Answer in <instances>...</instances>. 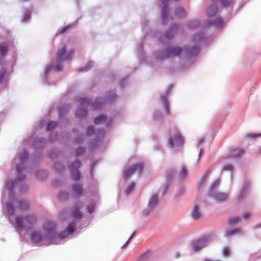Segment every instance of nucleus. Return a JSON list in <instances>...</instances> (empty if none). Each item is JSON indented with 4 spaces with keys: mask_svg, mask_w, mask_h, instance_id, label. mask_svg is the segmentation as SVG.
I'll return each instance as SVG.
<instances>
[{
    "mask_svg": "<svg viewBox=\"0 0 261 261\" xmlns=\"http://www.w3.org/2000/svg\"><path fill=\"white\" fill-rule=\"evenodd\" d=\"M76 222L75 220L70 222L66 229L56 234V225L55 223L47 221L42 226V232L33 231L30 235L32 242L42 243L44 244H60L64 242L63 240L74 231Z\"/></svg>",
    "mask_w": 261,
    "mask_h": 261,
    "instance_id": "1",
    "label": "nucleus"
},
{
    "mask_svg": "<svg viewBox=\"0 0 261 261\" xmlns=\"http://www.w3.org/2000/svg\"><path fill=\"white\" fill-rule=\"evenodd\" d=\"M28 159V153L26 151L24 150L22 153L19 154L18 158L15 160L16 162V170L17 172L16 178L14 181L9 180L5 184L6 189L9 191V200L6 204L7 213L9 217L13 216L15 210L16 208V206L14 203L16 200L13 191L14 188L20 187V192H23L28 188L27 185H25L24 187H22L23 181L25 178V175L23 174L22 172L25 168Z\"/></svg>",
    "mask_w": 261,
    "mask_h": 261,
    "instance_id": "2",
    "label": "nucleus"
},
{
    "mask_svg": "<svg viewBox=\"0 0 261 261\" xmlns=\"http://www.w3.org/2000/svg\"><path fill=\"white\" fill-rule=\"evenodd\" d=\"M79 107L76 111L75 116L78 118H85L87 114V108H91L94 110L99 109L106 103V100L100 99L92 102L89 98H80L77 100Z\"/></svg>",
    "mask_w": 261,
    "mask_h": 261,
    "instance_id": "3",
    "label": "nucleus"
},
{
    "mask_svg": "<svg viewBox=\"0 0 261 261\" xmlns=\"http://www.w3.org/2000/svg\"><path fill=\"white\" fill-rule=\"evenodd\" d=\"M73 54L74 51L72 49L67 51L66 47L65 46H62L58 50L55 64L48 65L46 66L45 72L43 73L44 77L53 69L57 71H61L63 67L62 62L71 59L73 56Z\"/></svg>",
    "mask_w": 261,
    "mask_h": 261,
    "instance_id": "4",
    "label": "nucleus"
},
{
    "mask_svg": "<svg viewBox=\"0 0 261 261\" xmlns=\"http://www.w3.org/2000/svg\"><path fill=\"white\" fill-rule=\"evenodd\" d=\"M192 45L186 46L183 48V51L189 57H195L200 52V45L207 42V38L203 32L195 34L192 39Z\"/></svg>",
    "mask_w": 261,
    "mask_h": 261,
    "instance_id": "5",
    "label": "nucleus"
},
{
    "mask_svg": "<svg viewBox=\"0 0 261 261\" xmlns=\"http://www.w3.org/2000/svg\"><path fill=\"white\" fill-rule=\"evenodd\" d=\"M37 221V218L34 214H28L22 219L20 217L15 218V225L17 229L22 230L28 229L34 225Z\"/></svg>",
    "mask_w": 261,
    "mask_h": 261,
    "instance_id": "6",
    "label": "nucleus"
},
{
    "mask_svg": "<svg viewBox=\"0 0 261 261\" xmlns=\"http://www.w3.org/2000/svg\"><path fill=\"white\" fill-rule=\"evenodd\" d=\"M220 184L219 179H216L211 185L208 194L218 202L225 201L228 197V194L219 192L217 189Z\"/></svg>",
    "mask_w": 261,
    "mask_h": 261,
    "instance_id": "7",
    "label": "nucleus"
},
{
    "mask_svg": "<svg viewBox=\"0 0 261 261\" xmlns=\"http://www.w3.org/2000/svg\"><path fill=\"white\" fill-rule=\"evenodd\" d=\"M181 51V48L175 47L167 48L164 51H157L154 54V56L157 60H162L168 58L179 56Z\"/></svg>",
    "mask_w": 261,
    "mask_h": 261,
    "instance_id": "8",
    "label": "nucleus"
},
{
    "mask_svg": "<svg viewBox=\"0 0 261 261\" xmlns=\"http://www.w3.org/2000/svg\"><path fill=\"white\" fill-rule=\"evenodd\" d=\"M212 242V236L211 235L205 236L199 240L193 241L191 243L192 250L197 252Z\"/></svg>",
    "mask_w": 261,
    "mask_h": 261,
    "instance_id": "9",
    "label": "nucleus"
},
{
    "mask_svg": "<svg viewBox=\"0 0 261 261\" xmlns=\"http://www.w3.org/2000/svg\"><path fill=\"white\" fill-rule=\"evenodd\" d=\"M184 145V138L179 132L176 130L174 135L169 138L168 146L175 150L182 147Z\"/></svg>",
    "mask_w": 261,
    "mask_h": 261,
    "instance_id": "10",
    "label": "nucleus"
},
{
    "mask_svg": "<svg viewBox=\"0 0 261 261\" xmlns=\"http://www.w3.org/2000/svg\"><path fill=\"white\" fill-rule=\"evenodd\" d=\"M95 134H96L97 138L91 145L92 148L99 146V143L101 141V139H103L105 136V130L102 129H99L95 132L93 126H89L86 130L87 135L91 136Z\"/></svg>",
    "mask_w": 261,
    "mask_h": 261,
    "instance_id": "11",
    "label": "nucleus"
},
{
    "mask_svg": "<svg viewBox=\"0 0 261 261\" xmlns=\"http://www.w3.org/2000/svg\"><path fill=\"white\" fill-rule=\"evenodd\" d=\"M143 168V166L141 163L126 167L123 173L124 179L127 180L135 172H137L140 174L142 172Z\"/></svg>",
    "mask_w": 261,
    "mask_h": 261,
    "instance_id": "12",
    "label": "nucleus"
},
{
    "mask_svg": "<svg viewBox=\"0 0 261 261\" xmlns=\"http://www.w3.org/2000/svg\"><path fill=\"white\" fill-rule=\"evenodd\" d=\"M81 165V163L79 161H76L69 165L68 168L70 171V176L72 179L74 180H80V173L79 169Z\"/></svg>",
    "mask_w": 261,
    "mask_h": 261,
    "instance_id": "13",
    "label": "nucleus"
},
{
    "mask_svg": "<svg viewBox=\"0 0 261 261\" xmlns=\"http://www.w3.org/2000/svg\"><path fill=\"white\" fill-rule=\"evenodd\" d=\"M178 27L177 24L175 23L172 24L169 30L166 32L163 36H161L160 40V41L164 43L165 42V40H170L172 39L174 35L178 32Z\"/></svg>",
    "mask_w": 261,
    "mask_h": 261,
    "instance_id": "14",
    "label": "nucleus"
},
{
    "mask_svg": "<svg viewBox=\"0 0 261 261\" xmlns=\"http://www.w3.org/2000/svg\"><path fill=\"white\" fill-rule=\"evenodd\" d=\"M172 86L171 85L167 88L166 92L164 94L161 95L160 99L162 105L164 106L166 114L168 115L170 114L169 109V103L167 99V97L169 96L172 90Z\"/></svg>",
    "mask_w": 261,
    "mask_h": 261,
    "instance_id": "15",
    "label": "nucleus"
},
{
    "mask_svg": "<svg viewBox=\"0 0 261 261\" xmlns=\"http://www.w3.org/2000/svg\"><path fill=\"white\" fill-rule=\"evenodd\" d=\"M161 18L163 24H166L168 19V0H161Z\"/></svg>",
    "mask_w": 261,
    "mask_h": 261,
    "instance_id": "16",
    "label": "nucleus"
},
{
    "mask_svg": "<svg viewBox=\"0 0 261 261\" xmlns=\"http://www.w3.org/2000/svg\"><path fill=\"white\" fill-rule=\"evenodd\" d=\"M251 182L248 179H246L244 181V185L238 195V199L239 200L243 199L246 197L251 187Z\"/></svg>",
    "mask_w": 261,
    "mask_h": 261,
    "instance_id": "17",
    "label": "nucleus"
},
{
    "mask_svg": "<svg viewBox=\"0 0 261 261\" xmlns=\"http://www.w3.org/2000/svg\"><path fill=\"white\" fill-rule=\"evenodd\" d=\"M83 206V203L81 201H78L75 203L74 208L72 212V216L74 219H79L82 217V213L80 210Z\"/></svg>",
    "mask_w": 261,
    "mask_h": 261,
    "instance_id": "18",
    "label": "nucleus"
},
{
    "mask_svg": "<svg viewBox=\"0 0 261 261\" xmlns=\"http://www.w3.org/2000/svg\"><path fill=\"white\" fill-rule=\"evenodd\" d=\"M159 202V196L157 194H153L150 196L148 200L147 206L156 210Z\"/></svg>",
    "mask_w": 261,
    "mask_h": 261,
    "instance_id": "19",
    "label": "nucleus"
},
{
    "mask_svg": "<svg viewBox=\"0 0 261 261\" xmlns=\"http://www.w3.org/2000/svg\"><path fill=\"white\" fill-rule=\"evenodd\" d=\"M223 25V19L221 18H216L214 20H211L208 21L206 24V27H210L213 25L216 28H220Z\"/></svg>",
    "mask_w": 261,
    "mask_h": 261,
    "instance_id": "20",
    "label": "nucleus"
},
{
    "mask_svg": "<svg viewBox=\"0 0 261 261\" xmlns=\"http://www.w3.org/2000/svg\"><path fill=\"white\" fill-rule=\"evenodd\" d=\"M191 217L193 219L197 220L201 217V213L200 211V207L198 204H195L191 212Z\"/></svg>",
    "mask_w": 261,
    "mask_h": 261,
    "instance_id": "21",
    "label": "nucleus"
},
{
    "mask_svg": "<svg viewBox=\"0 0 261 261\" xmlns=\"http://www.w3.org/2000/svg\"><path fill=\"white\" fill-rule=\"evenodd\" d=\"M72 190L75 196L79 197L83 194V186L79 183L73 184L72 186Z\"/></svg>",
    "mask_w": 261,
    "mask_h": 261,
    "instance_id": "22",
    "label": "nucleus"
},
{
    "mask_svg": "<svg viewBox=\"0 0 261 261\" xmlns=\"http://www.w3.org/2000/svg\"><path fill=\"white\" fill-rule=\"evenodd\" d=\"M45 140L43 138H37L33 142V146L36 150H42Z\"/></svg>",
    "mask_w": 261,
    "mask_h": 261,
    "instance_id": "23",
    "label": "nucleus"
},
{
    "mask_svg": "<svg viewBox=\"0 0 261 261\" xmlns=\"http://www.w3.org/2000/svg\"><path fill=\"white\" fill-rule=\"evenodd\" d=\"M154 211L155 210L148 206H147L142 211L141 215V216L143 218H148L152 215L154 213Z\"/></svg>",
    "mask_w": 261,
    "mask_h": 261,
    "instance_id": "24",
    "label": "nucleus"
},
{
    "mask_svg": "<svg viewBox=\"0 0 261 261\" xmlns=\"http://www.w3.org/2000/svg\"><path fill=\"white\" fill-rule=\"evenodd\" d=\"M218 9L215 6H211L208 7L207 10V15L210 18H211L217 15Z\"/></svg>",
    "mask_w": 261,
    "mask_h": 261,
    "instance_id": "25",
    "label": "nucleus"
},
{
    "mask_svg": "<svg viewBox=\"0 0 261 261\" xmlns=\"http://www.w3.org/2000/svg\"><path fill=\"white\" fill-rule=\"evenodd\" d=\"M175 15L178 18H182L186 16V12L181 7H177L174 11Z\"/></svg>",
    "mask_w": 261,
    "mask_h": 261,
    "instance_id": "26",
    "label": "nucleus"
},
{
    "mask_svg": "<svg viewBox=\"0 0 261 261\" xmlns=\"http://www.w3.org/2000/svg\"><path fill=\"white\" fill-rule=\"evenodd\" d=\"M69 109L70 106L69 105H63L60 106L58 109L59 117L60 118L63 117Z\"/></svg>",
    "mask_w": 261,
    "mask_h": 261,
    "instance_id": "27",
    "label": "nucleus"
},
{
    "mask_svg": "<svg viewBox=\"0 0 261 261\" xmlns=\"http://www.w3.org/2000/svg\"><path fill=\"white\" fill-rule=\"evenodd\" d=\"M175 174V172L174 171H169L166 174V181L167 185L165 186L164 191L166 192L168 190L169 185L171 182L174 175Z\"/></svg>",
    "mask_w": 261,
    "mask_h": 261,
    "instance_id": "28",
    "label": "nucleus"
},
{
    "mask_svg": "<svg viewBox=\"0 0 261 261\" xmlns=\"http://www.w3.org/2000/svg\"><path fill=\"white\" fill-rule=\"evenodd\" d=\"M29 201L26 199L20 200L18 204V207L21 211H25L29 207Z\"/></svg>",
    "mask_w": 261,
    "mask_h": 261,
    "instance_id": "29",
    "label": "nucleus"
},
{
    "mask_svg": "<svg viewBox=\"0 0 261 261\" xmlns=\"http://www.w3.org/2000/svg\"><path fill=\"white\" fill-rule=\"evenodd\" d=\"M186 26L190 29H194L199 27L200 23L197 20H191L187 22Z\"/></svg>",
    "mask_w": 261,
    "mask_h": 261,
    "instance_id": "30",
    "label": "nucleus"
},
{
    "mask_svg": "<svg viewBox=\"0 0 261 261\" xmlns=\"http://www.w3.org/2000/svg\"><path fill=\"white\" fill-rule=\"evenodd\" d=\"M8 49V44L6 42L0 43V55L1 56H4L7 53Z\"/></svg>",
    "mask_w": 261,
    "mask_h": 261,
    "instance_id": "31",
    "label": "nucleus"
},
{
    "mask_svg": "<svg viewBox=\"0 0 261 261\" xmlns=\"http://www.w3.org/2000/svg\"><path fill=\"white\" fill-rule=\"evenodd\" d=\"M69 193L67 191L62 190L58 194V198L60 201H65L69 197Z\"/></svg>",
    "mask_w": 261,
    "mask_h": 261,
    "instance_id": "32",
    "label": "nucleus"
},
{
    "mask_svg": "<svg viewBox=\"0 0 261 261\" xmlns=\"http://www.w3.org/2000/svg\"><path fill=\"white\" fill-rule=\"evenodd\" d=\"M241 233H242V230L240 228H234L227 230L225 232V237H230L234 234Z\"/></svg>",
    "mask_w": 261,
    "mask_h": 261,
    "instance_id": "33",
    "label": "nucleus"
},
{
    "mask_svg": "<svg viewBox=\"0 0 261 261\" xmlns=\"http://www.w3.org/2000/svg\"><path fill=\"white\" fill-rule=\"evenodd\" d=\"M107 120V117L103 115H100L94 119V122L95 124L104 123Z\"/></svg>",
    "mask_w": 261,
    "mask_h": 261,
    "instance_id": "34",
    "label": "nucleus"
},
{
    "mask_svg": "<svg viewBox=\"0 0 261 261\" xmlns=\"http://www.w3.org/2000/svg\"><path fill=\"white\" fill-rule=\"evenodd\" d=\"M93 65V63L92 61H89L86 65L83 67H81L79 69V72H86L89 70Z\"/></svg>",
    "mask_w": 261,
    "mask_h": 261,
    "instance_id": "35",
    "label": "nucleus"
},
{
    "mask_svg": "<svg viewBox=\"0 0 261 261\" xmlns=\"http://www.w3.org/2000/svg\"><path fill=\"white\" fill-rule=\"evenodd\" d=\"M188 175V171L186 168L184 166L182 167L181 169L179 174H178V178L180 179H185Z\"/></svg>",
    "mask_w": 261,
    "mask_h": 261,
    "instance_id": "36",
    "label": "nucleus"
},
{
    "mask_svg": "<svg viewBox=\"0 0 261 261\" xmlns=\"http://www.w3.org/2000/svg\"><path fill=\"white\" fill-rule=\"evenodd\" d=\"M213 3L220 2L221 5L225 8L228 7L231 5L232 0H211Z\"/></svg>",
    "mask_w": 261,
    "mask_h": 261,
    "instance_id": "37",
    "label": "nucleus"
},
{
    "mask_svg": "<svg viewBox=\"0 0 261 261\" xmlns=\"http://www.w3.org/2000/svg\"><path fill=\"white\" fill-rule=\"evenodd\" d=\"M223 171H230L231 173V180H232V177H233V167L232 165L230 164H226L223 166Z\"/></svg>",
    "mask_w": 261,
    "mask_h": 261,
    "instance_id": "38",
    "label": "nucleus"
},
{
    "mask_svg": "<svg viewBox=\"0 0 261 261\" xmlns=\"http://www.w3.org/2000/svg\"><path fill=\"white\" fill-rule=\"evenodd\" d=\"M150 256V253L149 251H145L142 253L139 258L138 261H147Z\"/></svg>",
    "mask_w": 261,
    "mask_h": 261,
    "instance_id": "39",
    "label": "nucleus"
},
{
    "mask_svg": "<svg viewBox=\"0 0 261 261\" xmlns=\"http://www.w3.org/2000/svg\"><path fill=\"white\" fill-rule=\"evenodd\" d=\"M244 153L243 149H236L231 154V158H238L241 156Z\"/></svg>",
    "mask_w": 261,
    "mask_h": 261,
    "instance_id": "40",
    "label": "nucleus"
},
{
    "mask_svg": "<svg viewBox=\"0 0 261 261\" xmlns=\"http://www.w3.org/2000/svg\"><path fill=\"white\" fill-rule=\"evenodd\" d=\"M58 123L55 121H49L47 123L46 130L48 132L51 131L55 127L57 126Z\"/></svg>",
    "mask_w": 261,
    "mask_h": 261,
    "instance_id": "41",
    "label": "nucleus"
},
{
    "mask_svg": "<svg viewBox=\"0 0 261 261\" xmlns=\"http://www.w3.org/2000/svg\"><path fill=\"white\" fill-rule=\"evenodd\" d=\"M31 17V11L27 10L24 13L22 21L27 22L30 20Z\"/></svg>",
    "mask_w": 261,
    "mask_h": 261,
    "instance_id": "42",
    "label": "nucleus"
},
{
    "mask_svg": "<svg viewBox=\"0 0 261 261\" xmlns=\"http://www.w3.org/2000/svg\"><path fill=\"white\" fill-rule=\"evenodd\" d=\"M211 173V170H208L205 172V174L202 177V178L200 179V180L198 182V186L199 187L202 186V185L204 184L205 182L206 177L209 175V174Z\"/></svg>",
    "mask_w": 261,
    "mask_h": 261,
    "instance_id": "43",
    "label": "nucleus"
},
{
    "mask_svg": "<svg viewBox=\"0 0 261 261\" xmlns=\"http://www.w3.org/2000/svg\"><path fill=\"white\" fill-rule=\"evenodd\" d=\"M153 118L154 120L156 121H162L163 120V115L162 113L158 111H155L153 113Z\"/></svg>",
    "mask_w": 261,
    "mask_h": 261,
    "instance_id": "44",
    "label": "nucleus"
},
{
    "mask_svg": "<svg viewBox=\"0 0 261 261\" xmlns=\"http://www.w3.org/2000/svg\"><path fill=\"white\" fill-rule=\"evenodd\" d=\"M241 220V218L239 217H234L231 218H229L228 220V223L230 225H233L239 222H240Z\"/></svg>",
    "mask_w": 261,
    "mask_h": 261,
    "instance_id": "45",
    "label": "nucleus"
},
{
    "mask_svg": "<svg viewBox=\"0 0 261 261\" xmlns=\"http://www.w3.org/2000/svg\"><path fill=\"white\" fill-rule=\"evenodd\" d=\"M185 190L184 188H180L175 194V198L177 199H179L185 194Z\"/></svg>",
    "mask_w": 261,
    "mask_h": 261,
    "instance_id": "46",
    "label": "nucleus"
},
{
    "mask_svg": "<svg viewBox=\"0 0 261 261\" xmlns=\"http://www.w3.org/2000/svg\"><path fill=\"white\" fill-rule=\"evenodd\" d=\"M36 177L38 179H41L45 177L46 173L42 170H38L35 173Z\"/></svg>",
    "mask_w": 261,
    "mask_h": 261,
    "instance_id": "47",
    "label": "nucleus"
},
{
    "mask_svg": "<svg viewBox=\"0 0 261 261\" xmlns=\"http://www.w3.org/2000/svg\"><path fill=\"white\" fill-rule=\"evenodd\" d=\"M137 50L138 56H139L140 58H141V57L143 55L142 42H140L137 45Z\"/></svg>",
    "mask_w": 261,
    "mask_h": 261,
    "instance_id": "48",
    "label": "nucleus"
},
{
    "mask_svg": "<svg viewBox=\"0 0 261 261\" xmlns=\"http://www.w3.org/2000/svg\"><path fill=\"white\" fill-rule=\"evenodd\" d=\"M116 97V94L114 91H110L108 96L107 100L109 102L113 101Z\"/></svg>",
    "mask_w": 261,
    "mask_h": 261,
    "instance_id": "49",
    "label": "nucleus"
},
{
    "mask_svg": "<svg viewBox=\"0 0 261 261\" xmlns=\"http://www.w3.org/2000/svg\"><path fill=\"white\" fill-rule=\"evenodd\" d=\"M135 188V184L134 182L129 185L126 188L125 194L127 195H129Z\"/></svg>",
    "mask_w": 261,
    "mask_h": 261,
    "instance_id": "50",
    "label": "nucleus"
},
{
    "mask_svg": "<svg viewBox=\"0 0 261 261\" xmlns=\"http://www.w3.org/2000/svg\"><path fill=\"white\" fill-rule=\"evenodd\" d=\"M54 168L59 172L62 171L64 169L63 166L59 163H55L54 165Z\"/></svg>",
    "mask_w": 261,
    "mask_h": 261,
    "instance_id": "51",
    "label": "nucleus"
},
{
    "mask_svg": "<svg viewBox=\"0 0 261 261\" xmlns=\"http://www.w3.org/2000/svg\"><path fill=\"white\" fill-rule=\"evenodd\" d=\"M95 205L94 203H91L89 204L87 207V211L88 213L92 214L95 211Z\"/></svg>",
    "mask_w": 261,
    "mask_h": 261,
    "instance_id": "52",
    "label": "nucleus"
},
{
    "mask_svg": "<svg viewBox=\"0 0 261 261\" xmlns=\"http://www.w3.org/2000/svg\"><path fill=\"white\" fill-rule=\"evenodd\" d=\"M85 149L83 147H79L75 150V155L76 156H80L84 153Z\"/></svg>",
    "mask_w": 261,
    "mask_h": 261,
    "instance_id": "53",
    "label": "nucleus"
},
{
    "mask_svg": "<svg viewBox=\"0 0 261 261\" xmlns=\"http://www.w3.org/2000/svg\"><path fill=\"white\" fill-rule=\"evenodd\" d=\"M57 138H58V135L57 133H51L48 140H49V142H53V141L57 140Z\"/></svg>",
    "mask_w": 261,
    "mask_h": 261,
    "instance_id": "54",
    "label": "nucleus"
},
{
    "mask_svg": "<svg viewBox=\"0 0 261 261\" xmlns=\"http://www.w3.org/2000/svg\"><path fill=\"white\" fill-rule=\"evenodd\" d=\"M6 73V69L2 67L0 69V83H2L4 80Z\"/></svg>",
    "mask_w": 261,
    "mask_h": 261,
    "instance_id": "55",
    "label": "nucleus"
},
{
    "mask_svg": "<svg viewBox=\"0 0 261 261\" xmlns=\"http://www.w3.org/2000/svg\"><path fill=\"white\" fill-rule=\"evenodd\" d=\"M247 138H256L257 137H261V134H253V133H249L246 135Z\"/></svg>",
    "mask_w": 261,
    "mask_h": 261,
    "instance_id": "56",
    "label": "nucleus"
},
{
    "mask_svg": "<svg viewBox=\"0 0 261 261\" xmlns=\"http://www.w3.org/2000/svg\"><path fill=\"white\" fill-rule=\"evenodd\" d=\"M84 139V136H79V137H76L74 139V142L76 144H80L83 142Z\"/></svg>",
    "mask_w": 261,
    "mask_h": 261,
    "instance_id": "57",
    "label": "nucleus"
},
{
    "mask_svg": "<svg viewBox=\"0 0 261 261\" xmlns=\"http://www.w3.org/2000/svg\"><path fill=\"white\" fill-rule=\"evenodd\" d=\"M223 254L224 256H228L230 254V250L228 247H224L223 250Z\"/></svg>",
    "mask_w": 261,
    "mask_h": 261,
    "instance_id": "58",
    "label": "nucleus"
},
{
    "mask_svg": "<svg viewBox=\"0 0 261 261\" xmlns=\"http://www.w3.org/2000/svg\"><path fill=\"white\" fill-rule=\"evenodd\" d=\"M58 152L56 150H52L49 153V158H52L57 156Z\"/></svg>",
    "mask_w": 261,
    "mask_h": 261,
    "instance_id": "59",
    "label": "nucleus"
},
{
    "mask_svg": "<svg viewBox=\"0 0 261 261\" xmlns=\"http://www.w3.org/2000/svg\"><path fill=\"white\" fill-rule=\"evenodd\" d=\"M204 137H201V138H200L199 139H198L197 140V146H200L201 145L203 142H204Z\"/></svg>",
    "mask_w": 261,
    "mask_h": 261,
    "instance_id": "60",
    "label": "nucleus"
},
{
    "mask_svg": "<svg viewBox=\"0 0 261 261\" xmlns=\"http://www.w3.org/2000/svg\"><path fill=\"white\" fill-rule=\"evenodd\" d=\"M72 27V25H67L64 27L61 31L60 33H64L67 30H68L69 28Z\"/></svg>",
    "mask_w": 261,
    "mask_h": 261,
    "instance_id": "61",
    "label": "nucleus"
},
{
    "mask_svg": "<svg viewBox=\"0 0 261 261\" xmlns=\"http://www.w3.org/2000/svg\"><path fill=\"white\" fill-rule=\"evenodd\" d=\"M250 216V214L249 213H246L243 215L242 218L245 220H247L248 218H249Z\"/></svg>",
    "mask_w": 261,
    "mask_h": 261,
    "instance_id": "62",
    "label": "nucleus"
},
{
    "mask_svg": "<svg viewBox=\"0 0 261 261\" xmlns=\"http://www.w3.org/2000/svg\"><path fill=\"white\" fill-rule=\"evenodd\" d=\"M134 236V233L129 237V238L128 239V240L127 241V242L121 247V249H123L124 248V247L125 246V245L126 244H127L128 241L132 238V237H133Z\"/></svg>",
    "mask_w": 261,
    "mask_h": 261,
    "instance_id": "63",
    "label": "nucleus"
},
{
    "mask_svg": "<svg viewBox=\"0 0 261 261\" xmlns=\"http://www.w3.org/2000/svg\"><path fill=\"white\" fill-rule=\"evenodd\" d=\"M203 149L202 148H201L199 151V155H198V160L200 158V157L202 156L203 153Z\"/></svg>",
    "mask_w": 261,
    "mask_h": 261,
    "instance_id": "64",
    "label": "nucleus"
}]
</instances>
